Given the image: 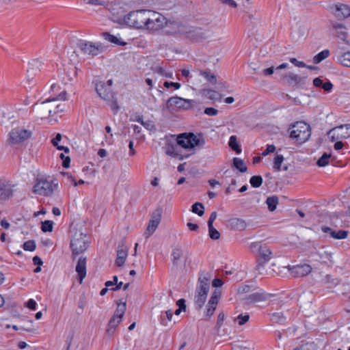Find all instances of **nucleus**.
I'll return each mask as SVG.
<instances>
[{
  "label": "nucleus",
  "instance_id": "4468645a",
  "mask_svg": "<svg viewBox=\"0 0 350 350\" xmlns=\"http://www.w3.org/2000/svg\"><path fill=\"white\" fill-rule=\"evenodd\" d=\"M29 68L27 70V79L29 83L33 81V79L38 74L44 69V64L40 59H33L29 63Z\"/></svg>",
  "mask_w": 350,
  "mask_h": 350
},
{
  "label": "nucleus",
  "instance_id": "9d476101",
  "mask_svg": "<svg viewBox=\"0 0 350 350\" xmlns=\"http://www.w3.org/2000/svg\"><path fill=\"white\" fill-rule=\"evenodd\" d=\"M31 134V131L23 128L12 129L9 135V142L12 144H18L30 138Z\"/></svg>",
  "mask_w": 350,
  "mask_h": 350
},
{
  "label": "nucleus",
  "instance_id": "c03bdc74",
  "mask_svg": "<svg viewBox=\"0 0 350 350\" xmlns=\"http://www.w3.org/2000/svg\"><path fill=\"white\" fill-rule=\"evenodd\" d=\"M250 183L253 187L258 188L262 183V178L261 176H253L251 177Z\"/></svg>",
  "mask_w": 350,
  "mask_h": 350
},
{
  "label": "nucleus",
  "instance_id": "ea45409f",
  "mask_svg": "<svg viewBox=\"0 0 350 350\" xmlns=\"http://www.w3.org/2000/svg\"><path fill=\"white\" fill-rule=\"evenodd\" d=\"M202 94L211 100H217L219 96L217 92L213 90H203Z\"/></svg>",
  "mask_w": 350,
  "mask_h": 350
},
{
  "label": "nucleus",
  "instance_id": "8fccbe9b",
  "mask_svg": "<svg viewBox=\"0 0 350 350\" xmlns=\"http://www.w3.org/2000/svg\"><path fill=\"white\" fill-rule=\"evenodd\" d=\"M23 249L26 251L32 252L36 249V243L33 240H29L24 243Z\"/></svg>",
  "mask_w": 350,
  "mask_h": 350
},
{
  "label": "nucleus",
  "instance_id": "13d9d810",
  "mask_svg": "<svg viewBox=\"0 0 350 350\" xmlns=\"http://www.w3.org/2000/svg\"><path fill=\"white\" fill-rule=\"evenodd\" d=\"M312 344L311 343H305L302 344L300 346L295 348L293 350H312Z\"/></svg>",
  "mask_w": 350,
  "mask_h": 350
},
{
  "label": "nucleus",
  "instance_id": "39448f33",
  "mask_svg": "<svg viewBox=\"0 0 350 350\" xmlns=\"http://www.w3.org/2000/svg\"><path fill=\"white\" fill-rule=\"evenodd\" d=\"M150 10H139L130 12L124 16V22L129 26L137 29L145 28Z\"/></svg>",
  "mask_w": 350,
  "mask_h": 350
},
{
  "label": "nucleus",
  "instance_id": "dca6fc26",
  "mask_svg": "<svg viewBox=\"0 0 350 350\" xmlns=\"http://www.w3.org/2000/svg\"><path fill=\"white\" fill-rule=\"evenodd\" d=\"M332 27L334 31V35L340 40H342L349 44V41L347 40L348 37V33L345 26L340 23L332 22Z\"/></svg>",
  "mask_w": 350,
  "mask_h": 350
},
{
  "label": "nucleus",
  "instance_id": "2eb2a0df",
  "mask_svg": "<svg viewBox=\"0 0 350 350\" xmlns=\"http://www.w3.org/2000/svg\"><path fill=\"white\" fill-rule=\"evenodd\" d=\"M96 91L98 96L106 100L113 98V94L111 88L107 87L103 81H98L96 83Z\"/></svg>",
  "mask_w": 350,
  "mask_h": 350
},
{
  "label": "nucleus",
  "instance_id": "774afa93",
  "mask_svg": "<svg viewBox=\"0 0 350 350\" xmlns=\"http://www.w3.org/2000/svg\"><path fill=\"white\" fill-rule=\"evenodd\" d=\"M33 262L35 265L37 266H41L43 263L42 259L38 256H36L33 258Z\"/></svg>",
  "mask_w": 350,
  "mask_h": 350
},
{
  "label": "nucleus",
  "instance_id": "49530a36",
  "mask_svg": "<svg viewBox=\"0 0 350 350\" xmlns=\"http://www.w3.org/2000/svg\"><path fill=\"white\" fill-rule=\"evenodd\" d=\"M53 228V222L50 220H46L42 222L41 229L43 232H51Z\"/></svg>",
  "mask_w": 350,
  "mask_h": 350
},
{
  "label": "nucleus",
  "instance_id": "4c0bfd02",
  "mask_svg": "<svg viewBox=\"0 0 350 350\" xmlns=\"http://www.w3.org/2000/svg\"><path fill=\"white\" fill-rule=\"evenodd\" d=\"M152 70L154 73H157L161 76L165 77L167 78H172V72L165 71L162 67L160 66H154L152 67Z\"/></svg>",
  "mask_w": 350,
  "mask_h": 350
},
{
  "label": "nucleus",
  "instance_id": "a211bd4d",
  "mask_svg": "<svg viewBox=\"0 0 350 350\" xmlns=\"http://www.w3.org/2000/svg\"><path fill=\"white\" fill-rule=\"evenodd\" d=\"M259 256L262 260L258 265V269L263 267V264L269 261L272 258V252L271 249L266 245H260L258 249Z\"/></svg>",
  "mask_w": 350,
  "mask_h": 350
},
{
  "label": "nucleus",
  "instance_id": "f3484780",
  "mask_svg": "<svg viewBox=\"0 0 350 350\" xmlns=\"http://www.w3.org/2000/svg\"><path fill=\"white\" fill-rule=\"evenodd\" d=\"M289 271L294 277H304L311 272L312 267L307 264L299 265L289 267Z\"/></svg>",
  "mask_w": 350,
  "mask_h": 350
},
{
  "label": "nucleus",
  "instance_id": "e2e57ef3",
  "mask_svg": "<svg viewBox=\"0 0 350 350\" xmlns=\"http://www.w3.org/2000/svg\"><path fill=\"white\" fill-rule=\"evenodd\" d=\"M176 305L178 306V308L180 310L185 311L186 310V304L185 300L184 299H180L176 301Z\"/></svg>",
  "mask_w": 350,
  "mask_h": 350
},
{
  "label": "nucleus",
  "instance_id": "0e129e2a",
  "mask_svg": "<svg viewBox=\"0 0 350 350\" xmlns=\"http://www.w3.org/2000/svg\"><path fill=\"white\" fill-rule=\"evenodd\" d=\"M321 88L325 91V92H330L332 90L333 85L330 81H327L325 83H323Z\"/></svg>",
  "mask_w": 350,
  "mask_h": 350
},
{
  "label": "nucleus",
  "instance_id": "4d7b16f0",
  "mask_svg": "<svg viewBox=\"0 0 350 350\" xmlns=\"http://www.w3.org/2000/svg\"><path fill=\"white\" fill-rule=\"evenodd\" d=\"M163 85L165 88H167L173 87L176 90H178L180 88V84L179 83H175V82L165 81V82H164Z\"/></svg>",
  "mask_w": 350,
  "mask_h": 350
},
{
  "label": "nucleus",
  "instance_id": "bb28decb",
  "mask_svg": "<svg viewBox=\"0 0 350 350\" xmlns=\"http://www.w3.org/2000/svg\"><path fill=\"white\" fill-rule=\"evenodd\" d=\"M232 227L237 230H243L247 227L245 221L240 218H233L230 220Z\"/></svg>",
  "mask_w": 350,
  "mask_h": 350
},
{
  "label": "nucleus",
  "instance_id": "de8ad7c7",
  "mask_svg": "<svg viewBox=\"0 0 350 350\" xmlns=\"http://www.w3.org/2000/svg\"><path fill=\"white\" fill-rule=\"evenodd\" d=\"M208 227V234L211 239L213 240H217L220 237V233L213 226Z\"/></svg>",
  "mask_w": 350,
  "mask_h": 350
},
{
  "label": "nucleus",
  "instance_id": "7ed1b4c3",
  "mask_svg": "<svg viewBox=\"0 0 350 350\" xmlns=\"http://www.w3.org/2000/svg\"><path fill=\"white\" fill-rule=\"evenodd\" d=\"M211 275L208 273L201 272L196 289L194 304L196 308L200 310L204 306L210 288Z\"/></svg>",
  "mask_w": 350,
  "mask_h": 350
},
{
  "label": "nucleus",
  "instance_id": "09e8293b",
  "mask_svg": "<svg viewBox=\"0 0 350 350\" xmlns=\"http://www.w3.org/2000/svg\"><path fill=\"white\" fill-rule=\"evenodd\" d=\"M172 256L173 257L174 262H176L180 259L183 256V251L180 248H174L172 251Z\"/></svg>",
  "mask_w": 350,
  "mask_h": 350
},
{
  "label": "nucleus",
  "instance_id": "f03ea898",
  "mask_svg": "<svg viewBox=\"0 0 350 350\" xmlns=\"http://www.w3.org/2000/svg\"><path fill=\"white\" fill-rule=\"evenodd\" d=\"M58 188V183L50 177L38 176L34 181L32 192L35 195L51 197Z\"/></svg>",
  "mask_w": 350,
  "mask_h": 350
},
{
  "label": "nucleus",
  "instance_id": "6ab92c4d",
  "mask_svg": "<svg viewBox=\"0 0 350 350\" xmlns=\"http://www.w3.org/2000/svg\"><path fill=\"white\" fill-rule=\"evenodd\" d=\"M220 295L221 293L219 291H215V292L213 293L208 303V308L206 313L207 317H211L213 314L218 304Z\"/></svg>",
  "mask_w": 350,
  "mask_h": 350
},
{
  "label": "nucleus",
  "instance_id": "37998d69",
  "mask_svg": "<svg viewBox=\"0 0 350 350\" xmlns=\"http://www.w3.org/2000/svg\"><path fill=\"white\" fill-rule=\"evenodd\" d=\"M331 154L324 153L317 161V165L320 167H325L329 163Z\"/></svg>",
  "mask_w": 350,
  "mask_h": 350
},
{
  "label": "nucleus",
  "instance_id": "cd10ccee",
  "mask_svg": "<svg viewBox=\"0 0 350 350\" xmlns=\"http://www.w3.org/2000/svg\"><path fill=\"white\" fill-rule=\"evenodd\" d=\"M279 199L276 196H269L266 200V204L270 211H274L278 204Z\"/></svg>",
  "mask_w": 350,
  "mask_h": 350
},
{
  "label": "nucleus",
  "instance_id": "72a5a7b5",
  "mask_svg": "<svg viewBox=\"0 0 350 350\" xmlns=\"http://www.w3.org/2000/svg\"><path fill=\"white\" fill-rule=\"evenodd\" d=\"M228 145L237 154H239L241 152V150L239 145L237 142V137L235 135L230 136L229 142H228Z\"/></svg>",
  "mask_w": 350,
  "mask_h": 350
},
{
  "label": "nucleus",
  "instance_id": "a878e982",
  "mask_svg": "<svg viewBox=\"0 0 350 350\" xmlns=\"http://www.w3.org/2000/svg\"><path fill=\"white\" fill-rule=\"evenodd\" d=\"M103 36L106 40H107L113 44H115L116 45L125 46L126 44V42L122 41L120 38H118L116 36H113L108 32L103 33Z\"/></svg>",
  "mask_w": 350,
  "mask_h": 350
},
{
  "label": "nucleus",
  "instance_id": "a18cd8bd",
  "mask_svg": "<svg viewBox=\"0 0 350 350\" xmlns=\"http://www.w3.org/2000/svg\"><path fill=\"white\" fill-rule=\"evenodd\" d=\"M284 161V157L281 154H278L273 161V169L276 171H280L281 170V165L282 162Z\"/></svg>",
  "mask_w": 350,
  "mask_h": 350
},
{
  "label": "nucleus",
  "instance_id": "b1692460",
  "mask_svg": "<svg viewBox=\"0 0 350 350\" xmlns=\"http://www.w3.org/2000/svg\"><path fill=\"white\" fill-rule=\"evenodd\" d=\"M335 15L340 18H345L350 16V7L345 4L336 6Z\"/></svg>",
  "mask_w": 350,
  "mask_h": 350
},
{
  "label": "nucleus",
  "instance_id": "052dcab7",
  "mask_svg": "<svg viewBox=\"0 0 350 350\" xmlns=\"http://www.w3.org/2000/svg\"><path fill=\"white\" fill-rule=\"evenodd\" d=\"M36 302L32 299H30L26 304H25V306L32 310H35L36 309Z\"/></svg>",
  "mask_w": 350,
  "mask_h": 350
},
{
  "label": "nucleus",
  "instance_id": "bf43d9fd",
  "mask_svg": "<svg viewBox=\"0 0 350 350\" xmlns=\"http://www.w3.org/2000/svg\"><path fill=\"white\" fill-rule=\"evenodd\" d=\"M275 150V146L274 145H268L266 150L262 153V156H267L271 152H273Z\"/></svg>",
  "mask_w": 350,
  "mask_h": 350
},
{
  "label": "nucleus",
  "instance_id": "473e14b6",
  "mask_svg": "<svg viewBox=\"0 0 350 350\" xmlns=\"http://www.w3.org/2000/svg\"><path fill=\"white\" fill-rule=\"evenodd\" d=\"M233 166L241 172H245L247 171V167L244 161L240 158L235 157L233 159Z\"/></svg>",
  "mask_w": 350,
  "mask_h": 350
},
{
  "label": "nucleus",
  "instance_id": "393cba45",
  "mask_svg": "<svg viewBox=\"0 0 350 350\" xmlns=\"http://www.w3.org/2000/svg\"><path fill=\"white\" fill-rule=\"evenodd\" d=\"M127 250L124 247L119 248L117 251V258L116 259V265L118 267L122 266L127 258Z\"/></svg>",
  "mask_w": 350,
  "mask_h": 350
},
{
  "label": "nucleus",
  "instance_id": "69168bd1",
  "mask_svg": "<svg viewBox=\"0 0 350 350\" xmlns=\"http://www.w3.org/2000/svg\"><path fill=\"white\" fill-rule=\"evenodd\" d=\"M217 213L215 211H213L211 214L209 219L208 221V226H213V224L214 221L217 218Z\"/></svg>",
  "mask_w": 350,
  "mask_h": 350
},
{
  "label": "nucleus",
  "instance_id": "412c9836",
  "mask_svg": "<svg viewBox=\"0 0 350 350\" xmlns=\"http://www.w3.org/2000/svg\"><path fill=\"white\" fill-rule=\"evenodd\" d=\"M76 272L79 276V282L81 283L86 275V258L80 257L76 266Z\"/></svg>",
  "mask_w": 350,
  "mask_h": 350
},
{
  "label": "nucleus",
  "instance_id": "79ce46f5",
  "mask_svg": "<svg viewBox=\"0 0 350 350\" xmlns=\"http://www.w3.org/2000/svg\"><path fill=\"white\" fill-rule=\"evenodd\" d=\"M121 321L122 319L113 316L109 322L107 332H110L112 329H115Z\"/></svg>",
  "mask_w": 350,
  "mask_h": 350
},
{
  "label": "nucleus",
  "instance_id": "e433bc0d",
  "mask_svg": "<svg viewBox=\"0 0 350 350\" xmlns=\"http://www.w3.org/2000/svg\"><path fill=\"white\" fill-rule=\"evenodd\" d=\"M204 207L200 202H196L191 206V211L199 216H202L204 213Z\"/></svg>",
  "mask_w": 350,
  "mask_h": 350
},
{
  "label": "nucleus",
  "instance_id": "3c124183",
  "mask_svg": "<svg viewBox=\"0 0 350 350\" xmlns=\"http://www.w3.org/2000/svg\"><path fill=\"white\" fill-rule=\"evenodd\" d=\"M68 79H63L64 83H67L68 81H71L73 79V77L76 76L77 71L76 68H72L70 71H68Z\"/></svg>",
  "mask_w": 350,
  "mask_h": 350
},
{
  "label": "nucleus",
  "instance_id": "aec40b11",
  "mask_svg": "<svg viewBox=\"0 0 350 350\" xmlns=\"http://www.w3.org/2000/svg\"><path fill=\"white\" fill-rule=\"evenodd\" d=\"M285 81L291 86L299 85L304 83L305 78L294 73H288L283 76Z\"/></svg>",
  "mask_w": 350,
  "mask_h": 350
},
{
  "label": "nucleus",
  "instance_id": "7c9ffc66",
  "mask_svg": "<svg viewBox=\"0 0 350 350\" xmlns=\"http://www.w3.org/2000/svg\"><path fill=\"white\" fill-rule=\"evenodd\" d=\"M329 53V51L327 49L321 51L313 57V62L314 64H319L321 62L328 57Z\"/></svg>",
  "mask_w": 350,
  "mask_h": 350
},
{
  "label": "nucleus",
  "instance_id": "4be33fe9",
  "mask_svg": "<svg viewBox=\"0 0 350 350\" xmlns=\"http://www.w3.org/2000/svg\"><path fill=\"white\" fill-rule=\"evenodd\" d=\"M321 229L323 232L329 233L330 237L335 239H345L347 237L349 234V232L347 230H340L335 231L327 226H323Z\"/></svg>",
  "mask_w": 350,
  "mask_h": 350
},
{
  "label": "nucleus",
  "instance_id": "864d4df0",
  "mask_svg": "<svg viewBox=\"0 0 350 350\" xmlns=\"http://www.w3.org/2000/svg\"><path fill=\"white\" fill-rule=\"evenodd\" d=\"M109 105L110 106L111 110L114 113H117V111L119 110V106L118 105V102L116 100H109Z\"/></svg>",
  "mask_w": 350,
  "mask_h": 350
},
{
  "label": "nucleus",
  "instance_id": "f257e3e1",
  "mask_svg": "<svg viewBox=\"0 0 350 350\" xmlns=\"http://www.w3.org/2000/svg\"><path fill=\"white\" fill-rule=\"evenodd\" d=\"M205 144V139L202 134L184 133L178 136L176 143H168L166 145L165 153L172 157L178 158L179 160H183L193 154L194 152L184 154L181 148L185 150H193L196 147L203 148Z\"/></svg>",
  "mask_w": 350,
  "mask_h": 350
},
{
  "label": "nucleus",
  "instance_id": "58836bf2",
  "mask_svg": "<svg viewBox=\"0 0 350 350\" xmlns=\"http://www.w3.org/2000/svg\"><path fill=\"white\" fill-rule=\"evenodd\" d=\"M136 121L139 122L142 125H143L146 129L149 131L155 129L153 122L151 120H147L144 122L142 116H138L137 118L136 119Z\"/></svg>",
  "mask_w": 350,
  "mask_h": 350
},
{
  "label": "nucleus",
  "instance_id": "603ef678",
  "mask_svg": "<svg viewBox=\"0 0 350 350\" xmlns=\"http://www.w3.org/2000/svg\"><path fill=\"white\" fill-rule=\"evenodd\" d=\"M250 319L249 314H240L237 317L238 323L239 325H243L248 321Z\"/></svg>",
  "mask_w": 350,
  "mask_h": 350
},
{
  "label": "nucleus",
  "instance_id": "680f3d73",
  "mask_svg": "<svg viewBox=\"0 0 350 350\" xmlns=\"http://www.w3.org/2000/svg\"><path fill=\"white\" fill-rule=\"evenodd\" d=\"M60 157L63 160V163H62L63 166L64 167H68L69 165H70V157H65V156L62 153L60 154Z\"/></svg>",
  "mask_w": 350,
  "mask_h": 350
},
{
  "label": "nucleus",
  "instance_id": "c85d7f7f",
  "mask_svg": "<svg viewBox=\"0 0 350 350\" xmlns=\"http://www.w3.org/2000/svg\"><path fill=\"white\" fill-rule=\"evenodd\" d=\"M266 299V296L262 293H255L250 295L247 298V303L259 302Z\"/></svg>",
  "mask_w": 350,
  "mask_h": 350
},
{
  "label": "nucleus",
  "instance_id": "0eeeda50",
  "mask_svg": "<svg viewBox=\"0 0 350 350\" xmlns=\"http://www.w3.org/2000/svg\"><path fill=\"white\" fill-rule=\"evenodd\" d=\"M55 99L46 100L40 104H36L34 109L39 118L41 119L49 117L52 113H56L62 111V109H59V105H55L53 102Z\"/></svg>",
  "mask_w": 350,
  "mask_h": 350
},
{
  "label": "nucleus",
  "instance_id": "5701e85b",
  "mask_svg": "<svg viewBox=\"0 0 350 350\" xmlns=\"http://www.w3.org/2000/svg\"><path fill=\"white\" fill-rule=\"evenodd\" d=\"M336 57L342 65L350 67V51L343 53L341 50H337Z\"/></svg>",
  "mask_w": 350,
  "mask_h": 350
},
{
  "label": "nucleus",
  "instance_id": "1a4fd4ad",
  "mask_svg": "<svg viewBox=\"0 0 350 350\" xmlns=\"http://www.w3.org/2000/svg\"><path fill=\"white\" fill-rule=\"evenodd\" d=\"M332 142L350 137V124H344L336 126L327 132Z\"/></svg>",
  "mask_w": 350,
  "mask_h": 350
},
{
  "label": "nucleus",
  "instance_id": "20e7f679",
  "mask_svg": "<svg viewBox=\"0 0 350 350\" xmlns=\"http://www.w3.org/2000/svg\"><path fill=\"white\" fill-rule=\"evenodd\" d=\"M89 247V241L86 234L81 230H75L72 231L70 247L72 250V260L79 254H83Z\"/></svg>",
  "mask_w": 350,
  "mask_h": 350
},
{
  "label": "nucleus",
  "instance_id": "9b49d317",
  "mask_svg": "<svg viewBox=\"0 0 350 350\" xmlns=\"http://www.w3.org/2000/svg\"><path fill=\"white\" fill-rule=\"evenodd\" d=\"M77 46L84 55H88L95 56L102 51V46L100 44H96L87 41H79Z\"/></svg>",
  "mask_w": 350,
  "mask_h": 350
},
{
  "label": "nucleus",
  "instance_id": "423d86ee",
  "mask_svg": "<svg viewBox=\"0 0 350 350\" xmlns=\"http://www.w3.org/2000/svg\"><path fill=\"white\" fill-rule=\"evenodd\" d=\"M310 135V126L304 122H297L294 124L290 133V137L299 144L306 142Z\"/></svg>",
  "mask_w": 350,
  "mask_h": 350
},
{
  "label": "nucleus",
  "instance_id": "a19ab883",
  "mask_svg": "<svg viewBox=\"0 0 350 350\" xmlns=\"http://www.w3.org/2000/svg\"><path fill=\"white\" fill-rule=\"evenodd\" d=\"M199 73H200V75L204 77L208 81H209L212 83H216V81H217L216 77L214 74L211 73L210 72L203 71V70H200Z\"/></svg>",
  "mask_w": 350,
  "mask_h": 350
},
{
  "label": "nucleus",
  "instance_id": "ddd939ff",
  "mask_svg": "<svg viewBox=\"0 0 350 350\" xmlns=\"http://www.w3.org/2000/svg\"><path fill=\"white\" fill-rule=\"evenodd\" d=\"M161 219V212L157 209L152 213L144 233L146 239H148L156 230Z\"/></svg>",
  "mask_w": 350,
  "mask_h": 350
},
{
  "label": "nucleus",
  "instance_id": "338daca9",
  "mask_svg": "<svg viewBox=\"0 0 350 350\" xmlns=\"http://www.w3.org/2000/svg\"><path fill=\"white\" fill-rule=\"evenodd\" d=\"M323 83V81L319 77H317L313 80V85L315 87H317V88L321 87Z\"/></svg>",
  "mask_w": 350,
  "mask_h": 350
},
{
  "label": "nucleus",
  "instance_id": "c756f323",
  "mask_svg": "<svg viewBox=\"0 0 350 350\" xmlns=\"http://www.w3.org/2000/svg\"><path fill=\"white\" fill-rule=\"evenodd\" d=\"M126 310V302H120L118 303L117 308L113 314L114 317L122 319L125 311Z\"/></svg>",
  "mask_w": 350,
  "mask_h": 350
},
{
  "label": "nucleus",
  "instance_id": "6e6d98bb",
  "mask_svg": "<svg viewBox=\"0 0 350 350\" xmlns=\"http://www.w3.org/2000/svg\"><path fill=\"white\" fill-rule=\"evenodd\" d=\"M290 62L293 64L295 66L299 67V68H305L306 67V64L304 62L298 61L296 58L292 57L290 58Z\"/></svg>",
  "mask_w": 350,
  "mask_h": 350
},
{
  "label": "nucleus",
  "instance_id": "2f4dec72",
  "mask_svg": "<svg viewBox=\"0 0 350 350\" xmlns=\"http://www.w3.org/2000/svg\"><path fill=\"white\" fill-rule=\"evenodd\" d=\"M271 320L273 323H283L286 321V317L282 312H276L271 314Z\"/></svg>",
  "mask_w": 350,
  "mask_h": 350
},
{
  "label": "nucleus",
  "instance_id": "c9c22d12",
  "mask_svg": "<svg viewBox=\"0 0 350 350\" xmlns=\"http://www.w3.org/2000/svg\"><path fill=\"white\" fill-rule=\"evenodd\" d=\"M62 139V135L60 133H57L55 138L51 140V142L54 146H55L59 150H64L65 152H68L69 149L67 147L64 146H59L58 143Z\"/></svg>",
  "mask_w": 350,
  "mask_h": 350
},
{
  "label": "nucleus",
  "instance_id": "6e6552de",
  "mask_svg": "<svg viewBox=\"0 0 350 350\" xmlns=\"http://www.w3.org/2000/svg\"><path fill=\"white\" fill-rule=\"evenodd\" d=\"M145 29L151 31H157L162 29L167 25V18L159 12L150 10Z\"/></svg>",
  "mask_w": 350,
  "mask_h": 350
},
{
  "label": "nucleus",
  "instance_id": "f8f14e48",
  "mask_svg": "<svg viewBox=\"0 0 350 350\" xmlns=\"http://www.w3.org/2000/svg\"><path fill=\"white\" fill-rule=\"evenodd\" d=\"M194 100L183 98L178 96L170 97L166 104L167 109L176 107L178 109H189L193 106Z\"/></svg>",
  "mask_w": 350,
  "mask_h": 350
},
{
  "label": "nucleus",
  "instance_id": "5fc2aeb1",
  "mask_svg": "<svg viewBox=\"0 0 350 350\" xmlns=\"http://www.w3.org/2000/svg\"><path fill=\"white\" fill-rule=\"evenodd\" d=\"M204 113L210 116H214L218 113V110L213 107H206L204 109Z\"/></svg>",
  "mask_w": 350,
  "mask_h": 350
},
{
  "label": "nucleus",
  "instance_id": "f704fd0d",
  "mask_svg": "<svg viewBox=\"0 0 350 350\" xmlns=\"http://www.w3.org/2000/svg\"><path fill=\"white\" fill-rule=\"evenodd\" d=\"M165 317L163 314L161 315L160 322L161 324L166 326L167 325V321H171L173 317V313L172 310L169 309L165 312Z\"/></svg>",
  "mask_w": 350,
  "mask_h": 350
}]
</instances>
